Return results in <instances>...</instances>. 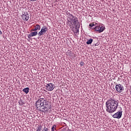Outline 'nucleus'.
Listing matches in <instances>:
<instances>
[{"instance_id": "obj_1", "label": "nucleus", "mask_w": 131, "mask_h": 131, "mask_svg": "<svg viewBox=\"0 0 131 131\" xmlns=\"http://www.w3.org/2000/svg\"><path fill=\"white\" fill-rule=\"evenodd\" d=\"M118 101L110 98L105 103V107L106 108V112L108 113H113L115 112L118 107Z\"/></svg>"}, {"instance_id": "obj_2", "label": "nucleus", "mask_w": 131, "mask_h": 131, "mask_svg": "<svg viewBox=\"0 0 131 131\" xmlns=\"http://www.w3.org/2000/svg\"><path fill=\"white\" fill-rule=\"evenodd\" d=\"M36 107L38 110L41 112L48 111L50 109V103L43 98L39 99L35 103Z\"/></svg>"}, {"instance_id": "obj_3", "label": "nucleus", "mask_w": 131, "mask_h": 131, "mask_svg": "<svg viewBox=\"0 0 131 131\" xmlns=\"http://www.w3.org/2000/svg\"><path fill=\"white\" fill-rule=\"evenodd\" d=\"M68 21L69 23H70V28H74L75 27H77V25H79V23H78V18L76 16L69 14V17L68 18Z\"/></svg>"}, {"instance_id": "obj_4", "label": "nucleus", "mask_w": 131, "mask_h": 131, "mask_svg": "<svg viewBox=\"0 0 131 131\" xmlns=\"http://www.w3.org/2000/svg\"><path fill=\"white\" fill-rule=\"evenodd\" d=\"M94 29L95 31H98L100 33V32H103L105 30V27L102 25H99L95 27Z\"/></svg>"}, {"instance_id": "obj_5", "label": "nucleus", "mask_w": 131, "mask_h": 131, "mask_svg": "<svg viewBox=\"0 0 131 131\" xmlns=\"http://www.w3.org/2000/svg\"><path fill=\"white\" fill-rule=\"evenodd\" d=\"M46 90L49 92H52L55 89V85L53 83H49L46 85Z\"/></svg>"}, {"instance_id": "obj_6", "label": "nucleus", "mask_w": 131, "mask_h": 131, "mask_svg": "<svg viewBox=\"0 0 131 131\" xmlns=\"http://www.w3.org/2000/svg\"><path fill=\"white\" fill-rule=\"evenodd\" d=\"M49 30V29L47 28L46 26H43L41 28V30L40 32H38L39 36H41V35L45 34L47 31Z\"/></svg>"}, {"instance_id": "obj_7", "label": "nucleus", "mask_w": 131, "mask_h": 131, "mask_svg": "<svg viewBox=\"0 0 131 131\" xmlns=\"http://www.w3.org/2000/svg\"><path fill=\"white\" fill-rule=\"evenodd\" d=\"M116 90L117 92H118V93H121V92H123V91H124V88L122 85L119 84L116 85Z\"/></svg>"}, {"instance_id": "obj_8", "label": "nucleus", "mask_w": 131, "mask_h": 131, "mask_svg": "<svg viewBox=\"0 0 131 131\" xmlns=\"http://www.w3.org/2000/svg\"><path fill=\"white\" fill-rule=\"evenodd\" d=\"M122 116V112H117L116 113L113 115V118H117V119H120Z\"/></svg>"}, {"instance_id": "obj_9", "label": "nucleus", "mask_w": 131, "mask_h": 131, "mask_svg": "<svg viewBox=\"0 0 131 131\" xmlns=\"http://www.w3.org/2000/svg\"><path fill=\"white\" fill-rule=\"evenodd\" d=\"M21 17L24 21H28L29 20V14L25 13L21 15Z\"/></svg>"}, {"instance_id": "obj_10", "label": "nucleus", "mask_w": 131, "mask_h": 131, "mask_svg": "<svg viewBox=\"0 0 131 131\" xmlns=\"http://www.w3.org/2000/svg\"><path fill=\"white\" fill-rule=\"evenodd\" d=\"M37 35V32H32L30 34L28 35V37L29 38L30 37H32V36H36Z\"/></svg>"}, {"instance_id": "obj_11", "label": "nucleus", "mask_w": 131, "mask_h": 131, "mask_svg": "<svg viewBox=\"0 0 131 131\" xmlns=\"http://www.w3.org/2000/svg\"><path fill=\"white\" fill-rule=\"evenodd\" d=\"M37 30H40V26L39 25H36L35 28L32 30V31H37Z\"/></svg>"}, {"instance_id": "obj_12", "label": "nucleus", "mask_w": 131, "mask_h": 131, "mask_svg": "<svg viewBox=\"0 0 131 131\" xmlns=\"http://www.w3.org/2000/svg\"><path fill=\"white\" fill-rule=\"evenodd\" d=\"M23 92L25 93V94H28V93H29V88H24L23 90Z\"/></svg>"}, {"instance_id": "obj_13", "label": "nucleus", "mask_w": 131, "mask_h": 131, "mask_svg": "<svg viewBox=\"0 0 131 131\" xmlns=\"http://www.w3.org/2000/svg\"><path fill=\"white\" fill-rule=\"evenodd\" d=\"M94 24L92 23H91L90 25H89V28H90V29H95V27H94Z\"/></svg>"}, {"instance_id": "obj_14", "label": "nucleus", "mask_w": 131, "mask_h": 131, "mask_svg": "<svg viewBox=\"0 0 131 131\" xmlns=\"http://www.w3.org/2000/svg\"><path fill=\"white\" fill-rule=\"evenodd\" d=\"M41 128H42V127L41 126V125H38L36 128V131H40L41 130Z\"/></svg>"}, {"instance_id": "obj_15", "label": "nucleus", "mask_w": 131, "mask_h": 131, "mask_svg": "<svg viewBox=\"0 0 131 131\" xmlns=\"http://www.w3.org/2000/svg\"><path fill=\"white\" fill-rule=\"evenodd\" d=\"M93 42V39H90L86 41L87 45H91Z\"/></svg>"}, {"instance_id": "obj_16", "label": "nucleus", "mask_w": 131, "mask_h": 131, "mask_svg": "<svg viewBox=\"0 0 131 131\" xmlns=\"http://www.w3.org/2000/svg\"><path fill=\"white\" fill-rule=\"evenodd\" d=\"M57 127V125H53L52 128H51V130L52 131H55L56 130V128Z\"/></svg>"}, {"instance_id": "obj_17", "label": "nucleus", "mask_w": 131, "mask_h": 131, "mask_svg": "<svg viewBox=\"0 0 131 131\" xmlns=\"http://www.w3.org/2000/svg\"><path fill=\"white\" fill-rule=\"evenodd\" d=\"M42 131H49V128L47 126H45L44 129Z\"/></svg>"}, {"instance_id": "obj_18", "label": "nucleus", "mask_w": 131, "mask_h": 131, "mask_svg": "<svg viewBox=\"0 0 131 131\" xmlns=\"http://www.w3.org/2000/svg\"><path fill=\"white\" fill-rule=\"evenodd\" d=\"M79 64H80V66H81V67H82V66L84 65V63L82 61H81L79 63Z\"/></svg>"}, {"instance_id": "obj_19", "label": "nucleus", "mask_w": 131, "mask_h": 131, "mask_svg": "<svg viewBox=\"0 0 131 131\" xmlns=\"http://www.w3.org/2000/svg\"><path fill=\"white\" fill-rule=\"evenodd\" d=\"M76 30L75 33L77 34V33H78V32H79V30H78V29H77V27H76Z\"/></svg>"}, {"instance_id": "obj_20", "label": "nucleus", "mask_w": 131, "mask_h": 131, "mask_svg": "<svg viewBox=\"0 0 131 131\" xmlns=\"http://www.w3.org/2000/svg\"><path fill=\"white\" fill-rule=\"evenodd\" d=\"M93 23L94 26H96L98 24H97V23H96V22H93V23Z\"/></svg>"}, {"instance_id": "obj_21", "label": "nucleus", "mask_w": 131, "mask_h": 131, "mask_svg": "<svg viewBox=\"0 0 131 131\" xmlns=\"http://www.w3.org/2000/svg\"><path fill=\"white\" fill-rule=\"evenodd\" d=\"M95 46L96 47L99 46V43H96L95 45Z\"/></svg>"}, {"instance_id": "obj_22", "label": "nucleus", "mask_w": 131, "mask_h": 131, "mask_svg": "<svg viewBox=\"0 0 131 131\" xmlns=\"http://www.w3.org/2000/svg\"><path fill=\"white\" fill-rule=\"evenodd\" d=\"M3 34V32H2V31L0 30V35H2Z\"/></svg>"}, {"instance_id": "obj_23", "label": "nucleus", "mask_w": 131, "mask_h": 131, "mask_svg": "<svg viewBox=\"0 0 131 131\" xmlns=\"http://www.w3.org/2000/svg\"><path fill=\"white\" fill-rule=\"evenodd\" d=\"M30 1H31V2H35V1H36V0H30Z\"/></svg>"}]
</instances>
